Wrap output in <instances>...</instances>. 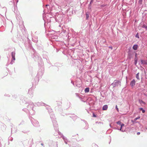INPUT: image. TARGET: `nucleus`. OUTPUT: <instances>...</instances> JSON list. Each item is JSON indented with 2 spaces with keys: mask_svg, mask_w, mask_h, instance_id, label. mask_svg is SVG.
Listing matches in <instances>:
<instances>
[{
  "mask_svg": "<svg viewBox=\"0 0 147 147\" xmlns=\"http://www.w3.org/2000/svg\"><path fill=\"white\" fill-rule=\"evenodd\" d=\"M78 134H76L75 135H72L71 137V140L69 141V142L70 143V144H68L69 147L72 146L73 147H77L79 144L76 142L83 141L84 140V138L83 137L79 138Z\"/></svg>",
  "mask_w": 147,
  "mask_h": 147,
  "instance_id": "1",
  "label": "nucleus"
},
{
  "mask_svg": "<svg viewBox=\"0 0 147 147\" xmlns=\"http://www.w3.org/2000/svg\"><path fill=\"white\" fill-rule=\"evenodd\" d=\"M13 0V1L9 2V4L10 5H13L12 7V10L14 12L16 16V18L18 20H21L22 18L20 17L19 12L18 11L17 7V3L18 0Z\"/></svg>",
  "mask_w": 147,
  "mask_h": 147,
  "instance_id": "2",
  "label": "nucleus"
},
{
  "mask_svg": "<svg viewBox=\"0 0 147 147\" xmlns=\"http://www.w3.org/2000/svg\"><path fill=\"white\" fill-rule=\"evenodd\" d=\"M23 103L26 105L27 109L29 110V113L31 115L35 114V112L34 109V105L33 103L31 101H26L24 100Z\"/></svg>",
  "mask_w": 147,
  "mask_h": 147,
  "instance_id": "3",
  "label": "nucleus"
},
{
  "mask_svg": "<svg viewBox=\"0 0 147 147\" xmlns=\"http://www.w3.org/2000/svg\"><path fill=\"white\" fill-rule=\"evenodd\" d=\"M51 118L52 121L54 129L55 130V131L57 132H58L59 134H61L58 130V125L57 122L56 121L55 116L53 113H52L49 115Z\"/></svg>",
  "mask_w": 147,
  "mask_h": 147,
  "instance_id": "4",
  "label": "nucleus"
},
{
  "mask_svg": "<svg viewBox=\"0 0 147 147\" xmlns=\"http://www.w3.org/2000/svg\"><path fill=\"white\" fill-rule=\"evenodd\" d=\"M64 15H59L55 18H51V19L50 21H51V20H55V21L58 22H61L63 21L64 19Z\"/></svg>",
  "mask_w": 147,
  "mask_h": 147,
  "instance_id": "5",
  "label": "nucleus"
},
{
  "mask_svg": "<svg viewBox=\"0 0 147 147\" xmlns=\"http://www.w3.org/2000/svg\"><path fill=\"white\" fill-rule=\"evenodd\" d=\"M36 104L38 106H46V109L48 110V112L49 115L51 114L52 113H53V112L51 108L50 107L47 105H46L45 104L42 102H37L36 103Z\"/></svg>",
  "mask_w": 147,
  "mask_h": 147,
  "instance_id": "6",
  "label": "nucleus"
},
{
  "mask_svg": "<svg viewBox=\"0 0 147 147\" xmlns=\"http://www.w3.org/2000/svg\"><path fill=\"white\" fill-rule=\"evenodd\" d=\"M29 118L32 124L34 126L38 127L39 126V122L37 120L31 117H29Z\"/></svg>",
  "mask_w": 147,
  "mask_h": 147,
  "instance_id": "7",
  "label": "nucleus"
},
{
  "mask_svg": "<svg viewBox=\"0 0 147 147\" xmlns=\"http://www.w3.org/2000/svg\"><path fill=\"white\" fill-rule=\"evenodd\" d=\"M48 144L50 147H58L57 142L50 140Z\"/></svg>",
  "mask_w": 147,
  "mask_h": 147,
  "instance_id": "8",
  "label": "nucleus"
},
{
  "mask_svg": "<svg viewBox=\"0 0 147 147\" xmlns=\"http://www.w3.org/2000/svg\"><path fill=\"white\" fill-rule=\"evenodd\" d=\"M44 73V69L42 66L41 67V68L39 69L37 74V76L39 77H41Z\"/></svg>",
  "mask_w": 147,
  "mask_h": 147,
  "instance_id": "9",
  "label": "nucleus"
},
{
  "mask_svg": "<svg viewBox=\"0 0 147 147\" xmlns=\"http://www.w3.org/2000/svg\"><path fill=\"white\" fill-rule=\"evenodd\" d=\"M111 85L113 86V88L119 86L121 85V82L120 80H115L112 83Z\"/></svg>",
  "mask_w": 147,
  "mask_h": 147,
  "instance_id": "10",
  "label": "nucleus"
},
{
  "mask_svg": "<svg viewBox=\"0 0 147 147\" xmlns=\"http://www.w3.org/2000/svg\"><path fill=\"white\" fill-rule=\"evenodd\" d=\"M15 54L16 53L15 51H13L11 53V55L12 57V58L11 59V61L10 63V64H13V61H15Z\"/></svg>",
  "mask_w": 147,
  "mask_h": 147,
  "instance_id": "11",
  "label": "nucleus"
},
{
  "mask_svg": "<svg viewBox=\"0 0 147 147\" xmlns=\"http://www.w3.org/2000/svg\"><path fill=\"white\" fill-rule=\"evenodd\" d=\"M57 133L59 135L61 136V137H63V140L64 141V142L66 144H67V142H69V141H68L67 140L65 136H63V135L61 133V134L60 133L59 134L58 132H57Z\"/></svg>",
  "mask_w": 147,
  "mask_h": 147,
  "instance_id": "12",
  "label": "nucleus"
},
{
  "mask_svg": "<svg viewBox=\"0 0 147 147\" xmlns=\"http://www.w3.org/2000/svg\"><path fill=\"white\" fill-rule=\"evenodd\" d=\"M109 125L111 127L113 128V129H118V128L113 127H114L115 126H116V124L115 123H112L110 124Z\"/></svg>",
  "mask_w": 147,
  "mask_h": 147,
  "instance_id": "13",
  "label": "nucleus"
},
{
  "mask_svg": "<svg viewBox=\"0 0 147 147\" xmlns=\"http://www.w3.org/2000/svg\"><path fill=\"white\" fill-rule=\"evenodd\" d=\"M11 133H16L17 130V128L14 126H13L11 129Z\"/></svg>",
  "mask_w": 147,
  "mask_h": 147,
  "instance_id": "14",
  "label": "nucleus"
},
{
  "mask_svg": "<svg viewBox=\"0 0 147 147\" xmlns=\"http://www.w3.org/2000/svg\"><path fill=\"white\" fill-rule=\"evenodd\" d=\"M136 83V81L134 79H133L132 81H131L130 83V85L131 86V87H134Z\"/></svg>",
  "mask_w": 147,
  "mask_h": 147,
  "instance_id": "15",
  "label": "nucleus"
},
{
  "mask_svg": "<svg viewBox=\"0 0 147 147\" xmlns=\"http://www.w3.org/2000/svg\"><path fill=\"white\" fill-rule=\"evenodd\" d=\"M62 104V103L61 102H58L57 103V106H56L55 107V108L56 109H58L59 108H61V105Z\"/></svg>",
  "mask_w": 147,
  "mask_h": 147,
  "instance_id": "16",
  "label": "nucleus"
},
{
  "mask_svg": "<svg viewBox=\"0 0 147 147\" xmlns=\"http://www.w3.org/2000/svg\"><path fill=\"white\" fill-rule=\"evenodd\" d=\"M28 93L30 96H32L33 92L32 89V88H30L28 90Z\"/></svg>",
  "mask_w": 147,
  "mask_h": 147,
  "instance_id": "17",
  "label": "nucleus"
},
{
  "mask_svg": "<svg viewBox=\"0 0 147 147\" xmlns=\"http://www.w3.org/2000/svg\"><path fill=\"white\" fill-rule=\"evenodd\" d=\"M70 117L74 121H75L78 118V117L75 115H74H74L70 116Z\"/></svg>",
  "mask_w": 147,
  "mask_h": 147,
  "instance_id": "18",
  "label": "nucleus"
},
{
  "mask_svg": "<svg viewBox=\"0 0 147 147\" xmlns=\"http://www.w3.org/2000/svg\"><path fill=\"white\" fill-rule=\"evenodd\" d=\"M32 40L34 42L36 43L38 41V37L34 36L32 38Z\"/></svg>",
  "mask_w": 147,
  "mask_h": 147,
  "instance_id": "19",
  "label": "nucleus"
},
{
  "mask_svg": "<svg viewBox=\"0 0 147 147\" xmlns=\"http://www.w3.org/2000/svg\"><path fill=\"white\" fill-rule=\"evenodd\" d=\"M50 37H51V38L52 39H57L58 36L57 35L54 34H53L52 36H50Z\"/></svg>",
  "mask_w": 147,
  "mask_h": 147,
  "instance_id": "20",
  "label": "nucleus"
},
{
  "mask_svg": "<svg viewBox=\"0 0 147 147\" xmlns=\"http://www.w3.org/2000/svg\"><path fill=\"white\" fill-rule=\"evenodd\" d=\"M124 124L123 123H122V124H121V125H120V129H119L118 128V129H117V130H119L121 131L122 132H124V131H123V129H122L123 127L124 126Z\"/></svg>",
  "mask_w": 147,
  "mask_h": 147,
  "instance_id": "21",
  "label": "nucleus"
},
{
  "mask_svg": "<svg viewBox=\"0 0 147 147\" xmlns=\"http://www.w3.org/2000/svg\"><path fill=\"white\" fill-rule=\"evenodd\" d=\"M141 64L143 65H147V62L145 60L141 59Z\"/></svg>",
  "mask_w": 147,
  "mask_h": 147,
  "instance_id": "22",
  "label": "nucleus"
},
{
  "mask_svg": "<svg viewBox=\"0 0 147 147\" xmlns=\"http://www.w3.org/2000/svg\"><path fill=\"white\" fill-rule=\"evenodd\" d=\"M22 110L23 111H25V112H26L27 113H28V115L29 116V117H30V114L29 113V110H28V109H27L24 108L23 109H22Z\"/></svg>",
  "mask_w": 147,
  "mask_h": 147,
  "instance_id": "23",
  "label": "nucleus"
},
{
  "mask_svg": "<svg viewBox=\"0 0 147 147\" xmlns=\"http://www.w3.org/2000/svg\"><path fill=\"white\" fill-rule=\"evenodd\" d=\"M55 34V32L54 30H52V31H49V33L48 34L49 35H50L51 36H52L53 34Z\"/></svg>",
  "mask_w": 147,
  "mask_h": 147,
  "instance_id": "24",
  "label": "nucleus"
},
{
  "mask_svg": "<svg viewBox=\"0 0 147 147\" xmlns=\"http://www.w3.org/2000/svg\"><path fill=\"white\" fill-rule=\"evenodd\" d=\"M138 46L137 44H135L134 45L133 47V49L134 50H137L138 48Z\"/></svg>",
  "mask_w": 147,
  "mask_h": 147,
  "instance_id": "25",
  "label": "nucleus"
},
{
  "mask_svg": "<svg viewBox=\"0 0 147 147\" xmlns=\"http://www.w3.org/2000/svg\"><path fill=\"white\" fill-rule=\"evenodd\" d=\"M108 105H105L103 106L102 108V110L105 111L107 110L108 109Z\"/></svg>",
  "mask_w": 147,
  "mask_h": 147,
  "instance_id": "26",
  "label": "nucleus"
},
{
  "mask_svg": "<svg viewBox=\"0 0 147 147\" xmlns=\"http://www.w3.org/2000/svg\"><path fill=\"white\" fill-rule=\"evenodd\" d=\"M35 57L36 58H37L35 60V61H38V60L40 61H41V58L38 55H36L35 56Z\"/></svg>",
  "mask_w": 147,
  "mask_h": 147,
  "instance_id": "27",
  "label": "nucleus"
},
{
  "mask_svg": "<svg viewBox=\"0 0 147 147\" xmlns=\"http://www.w3.org/2000/svg\"><path fill=\"white\" fill-rule=\"evenodd\" d=\"M140 118V116H138L137 117H136L135 118L134 120H131V121L133 123H134L137 120L139 119Z\"/></svg>",
  "mask_w": 147,
  "mask_h": 147,
  "instance_id": "28",
  "label": "nucleus"
},
{
  "mask_svg": "<svg viewBox=\"0 0 147 147\" xmlns=\"http://www.w3.org/2000/svg\"><path fill=\"white\" fill-rule=\"evenodd\" d=\"M86 20H88V18L89 17V12H87L86 13Z\"/></svg>",
  "mask_w": 147,
  "mask_h": 147,
  "instance_id": "29",
  "label": "nucleus"
},
{
  "mask_svg": "<svg viewBox=\"0 0 147 147\" xmlns=\"http://www.w3.org/2000/svg\"><path fill=\"white\" fill-rule=\"evenodd\" d=\"M84 91L85 93H88L89 91V87H87L85 88L84 90Z\"/></svg>",
  "mask_w": 147,
  "mask_h": 147,
  "instance_id": "30",
  "label": "nucleus"
},
{
  "mask_svg": "<svg viewBox=\"0 0 147 147\" xmlns=\"http://www.w3.org/2000/svg\"><path fill=\"white\" fill-rule=\"evenodd\" d=\"M139 102L141 104L142 103L144 105H145L146 104L145 102L142 100H139Z\"/></svg>",
  "mask_w": 147,
  "mask_h": 147,
  "instance_id": "31",
  "label": "nucleus"
},
{
  "mask_svg": "<svg viewBox=\"0 0 147 147\" xmlns=\"http://www.w3.org/2000/svg\"><path fill=\"white\" fill-rule=\"evenodd\" d=\"M139 110L140 111H142L143 113H144L145 112V111L142 108H140L139 109Z\"/></svg>",
  "mask_w": 147,
  "mask_h": 147,
  "instance_id": "32",
  "label": "nucleus"
},
{
  "mask_svg": "<svg viewBox=\"0 0 147 147\" xmlns=\"http://www.w3.org/2000/svg\"><path fill=\"white\" fill-rule=\"evenodd\" d=\"M139 73H138L136 74V77L138 80L140 79L139 78Z\"/></svg>",
  "mask_w": 147,
  "mask_h": 147,
  "instance_id": "33",
  "label": "nucleus"
},
{
  "mask_svg": "<svg viewBox=\"0 0 147 147\" xmlns=\"http://www.w3.org/2000/svg\"><path fill=\"white\" fill-rule=\"evenodd\" d=\"M142 28H145L147 31V26L145 24H144L142 26Z\"/></svg>",
  "mask_w": 147,
  "mask_h": 147,
  "instance_id": "34",
  "label": "nucleus"
},
{
  "mask_svg": "<svg viewBox=\"0 0 147 147\" xmlns=\"http://www.w3.org/2000/svg\"><path fill=\"white\" fill-rule=\"evenodd\" d=\"M85 125H86V126L85 127H84V129H87L89 128L88 125H88L87 124H85Z\"/></svg>",
  "mask_w": 147,
  "mask_h": 147,
  "instance_id": "35",
  "label": "nucleus"
},
{
  "mask_svg": "<svg viewBox=\"0 0 147 147\" xmlns=\"http://www.w3.org/2000/svg\"><path fill=\"white\" fill-rule=\"evenodd\" d=\"M137 53H135L134 60H138V58L137 57Z\"/></svg>",
  "mask_w": 147,
  "mask_h": 147,
  "instance_id": "36",
  "label": "nucleus"
},
{
  "mask_svg": "<svg viewBox=\"0 0 147 147\" xmlns=\"http://www.w3.org/2000/svg\"><path fill=\"white\" fill-rule=\"evenodd\" d=\"M92 147H98V146L95 143H93L92 144Z\"/></svg>",
  "mask_w": 147,
  "mask_h": 147,
  "instance_id": "37",
  "label": "nucleus"
},
{
  "mask_svg": "<svg viewBox=\"0 0 147 147\" xmlns=\"http://www.w3.org/2000/svg\"><path fill=\"white\" fill-rule=\"evenodd\" d=\"M69 13L68 14V15H71L72 14H73V11L72 10H71L69 12Z\"/></svg>",
  "mask_w": 147,
  "mask_h": 147,
  "instance_id": "38",
  "label": "nucleus"
},
{
  "mask_svg": "<svg viewBox=\"0 0 147 147\" xmlns=\"http://www.w3.org/2000/svg\"><path fill=\"white\" fill-rule=\"evenodd\" d=\"M116 123L120 125H121V124H122V123L120 121H118L116 122Z\"/></svg>",
  "mask_w": 147,
  "mask_h": 147,
  "instance_id": "39",
  "label": "nucleus"
},
{
  "mask_svg": "<svg viewBox=\"0 0 147 147\" xmlns=\"http://www.w3.org/2000/svg\"><path fill=\"white\" fill-rule=\"evenodd\" d=\"M29 131L28 130H23V131H22V132L23 133H25V134H26V133H28V132Z\"/></svg>",
  "mask_w": 147,
  "mask_h": 147,
  "instance_id": "40",
  "label": "nucleus"
},
{
  "mask_svg": "<svg viewBox=\"0 0 147 147\" xmlns=\"http://www.w3.org/2000/svg\"><path fill=\"white\" fill-rule=\"evenodd\" d=\"M135 37L138 38H140L138 33H137L136 34V35H135Z\"/></svg>",
  "mask_w": 147,
  "mask_h": 147,
  "instance_id": "41",
  "label": "nucleus"
},
{
  "mask_svg": "<svg viewBox=\"0 0 147 147\" xmlns=\"http://www.w3.org/2000/svg\"><path fill=\"white\" fill-rule=\"evenodd\" d=\"M143 0H139L138 3L139 4H142V1Z\"/></svg>",
  "mask_w": 147,
  "mask_h": 147,
  "instance_id": "42",
  "label": "nucleus"
},
{
  "mask_svg": "<svg viewBox=\"0 0 147 147\" xmlns=\"http://www.w3.org/2000/svg\"><path fill=\"white\" fill-rule=\"evenodd\" d=\"M96 124H103V123L101 122H98V121H96Z\"/></svg>",
  "mask_w": 147,
  "mask_h": 147,
  "instance_id": "43",
  "label": "nucleus"
},
{
  "mask_svg": "<svg viewBox=\"0 0 147 147\" xmlns=\"http://www.w3.org/2000/svg\"><path fill=\"white\" fill-rule=\"evenodd\" d=\"M13 140V138L11 137H9L8 138V140L11 141H12Z\"/></svg>",
  "mask_w": 147,
  "mask_h": 147,
  "instance_id": "44",
  "label": "nucleus"
},
{
  "mask_svg": "<svg viewBox=\"0 0 147 147\" xmlns=\"http://www.w3.org/2000/svg\"><path fill=\"white\" fill-rule=\"evenodd\" d=\"M24 121H22L19 124V125H22L24 123Z\"/></svg>",
  "mask_w": 147,
  "mask_h": 147,
  "instance_id": "45",
  "label": "nucleus"
},
{
  "mask_svg": "<svg viewBox=\"0 0 147 147\" xmlns=\"http://www.w3.org/2000/svg\"><path fill=\"white\" fill-rule=\"evenodd\" d=\"M75 94L76 95V96H77V97H79V98H80V97L79 96V94L78 93H76Z\"/></svg>",
  "mask_w": 147,
  "mask_h": 147,
  "instance_id": "46",
  "label": "nucleus"
},
{
  "mask_svg": "<svg viewBox=\"0 0 147 147\" xmlns=\"http://www.w3.org/2000/svg\"><path fill=\"white\" fill-rule=\"evenodd\" d=\"M4 96H7L8 97H9L10 96V95L9 94H5Z\"/></svg>",
  "mask_w": 147,
  "mask_h": 147,
  "instance_id": "47",
  "label": "nucleus"
},
{
  "mask_svg": "<svg viewBox=\"0 0 147 147\" xmlns=\"http://www.w3.org/2000/svg\"><path fill=\"white\" fill-rule=\"evenodd\" d=\"M81 120L83 121H84L85 123V124L88 125V123H87V122H86V121L84 120H83V119H82Z\"/></svg>",
  "mask_w": 147,
  "mask_h": 147,
  "instance_id": "48",
  "label": "nucleus"
},
{
  "mask_svg": "<svg viewBox=\"0 0 147 147\" xmlns=\"http://www.w3.org/2000/svg\"><path fill=\"white\" fill-rule=\"evenodd\" d=\"M138 60H134V63L135 65H136L137 63Z\"/></svg>",
  "mask_w": 147,
  "mask_h": 147,
  "instance_id": "49",
  "label": "nucleus"
},
{
  "mask_svg": "<svg viewBox=\"0 0 147 147\" xmlns=\"http://www.w3.org/2000/svg\"><path fill=\"white\" fill-rule=\"evenodd\" d=\"M115 109L117 111H119V109L117 107V105H116L115 106Z\"/></svg>",
  "mask_w": 147,
  "mask_h": 147,
  "instance_id": "50",
  "label": "nucleus"
},
{
  "mask_svg": "<svg viewBox=\"0 0 147 147\" xmlns=\"http://www.w3.org/2000/svg\"><path fill=\"white\" fill-rule=\"evenodd\" d=\"M93 117H97L96 115L94 113H93Z\"/></svg>",
  "mask_w": 147,
  "mask_h": 147,
  "instance_id": "51",
  "label": "nucleus"
},
{
  "mask_svg": "<svg viewBox=\"0 0 147 147\" xmlns=\"http://www.w3.org/2000/svg\"><path fill=\"white\" fill-rule=\"evenodd\" d=\"M93 0H91L90 1V4H91L93 2Z\"/></svg>",
  "mask_w": 147,
  "mask_h": 147,
  "instance_id": "52",
  "label": "nucleus"
},
{
  "mask_svg": "<svg viewBox=\"0 0 147 147\" xmlns=\"http://www.w3.org/2000/svg\"><path fill=\"white\" fill-rule=\"evenodd\" d=\"M70 10V8H68V9H67V12H68Z\"/></svg>",
  "mask_w": 147,
  "mask_h": 147,
  "instance_id": "53",
  "label": "nucleus"
},
{
  "mask_svg": "<svg viewBox=\"0 0 147 147\" xmlns=\"http://www.w3.org/2000/svg\"><path fill=\"white\" fill-rule=\"evenodd\" d=\"M2 126H3V127L5 129L6 128V126L5 125L3 124Z\"/></svg>",
  "mask_w": 147,
  "mask_h": 147,
  "instance_id": "54",
  "label": "nucleus"
},
{
  "mask_svg": "<svg viewBox=\"0 0 147 147\" xmlns=\"http://www.w3.org/2000/svg\"><path fill=\"white\" fill-rule=\"evenodd\" d=\"M71 84H73V85H74V82L72 80L71 81Z\"/></svg>",
  "mask_w": 147,
  "mask_h": 147,
  "instance_id": "55",
  "label": "nucleus"
},
{
  "mask_svg": "<svg viewBox=\"0 0 147 147\" xmlns=\"http://www.w3.org/2000/svg\"><path fill=\"white\" fill-rule=\"evenodd\" d=\"M88 6H89V8H91V4H90H90H89L88 5Z\"/></svg>",
  "mask_w": 147,
  "mask_h": 147,
  "instance_id": "56",
  "label": "nucleus"
},
{
  "mask_svg": "<svg viewBox=\"0 0 147 147\" xmlns=\"http://www.w3.org/2000/svg\"><path fill=\"white\" fill-rule=\"evenodd\" d=\"M137 135H138L140 134V132H138L137 133Z\"/></svg>",
  "mask_w": 147,
  "mask_h": 147,
  "instance_id": "57",
  "label": "nucleus"
},
{
  "mask_svg": "<svg viewBox=\"0 0 147 147\" xmlns=\"http://www.w3.org/2000/svg\"><path fill=\"white\" fill-rule=\"evenodd\" d=\"M45 59H46L47 60V59L46 58H45ZM47 61L48 63H49V62H50L49 61Z\"/></svg>",
  "mask_w": 147,
  "mask_h": 147,
  "instance_id": "58",
  "label": "nucleus"
},
{
  "mask_svg": "<svg viewBox=\"0 0 147 147\" xmlns=\"http://www.w3.org/2000/svg\"><path fill=\"white\" fill-rule=\"evenodd\" d=\"M101 7H104V6H105V5H103V4H102V5H101Z\"/></svg>",
  "mask_w": 147,
  "mask_h": 147,
  "instance_id": "59",
  "label": "nucleus"
},
{
  "mask_svg": "<svg viewBox=\"0 0 147 147\" xmlns=\"http://www.w3.org/2000/svg\"><path fill=\"white\" fill-rule=\"evenodd\" d=\"M92 104V105H94V103L93 102V103H92H92H91Z\"/></svg>",
  "mask_w": 147,
  "mask_h": 147,
  "instance_id": "60",
  "label": "nucleus"
},
{
  "mask_svg": "<svg viewBox=\"0 0 147 147\" xmlns=\"http://www.w3.org/2000/svg\"><path fill=\"white\" fill-rule=\"evenodd\" d=\"M109 48H110L111 49H112V47H111V46L109 47Z\"/></svg>",
  "mask_w": 147,
  "mask_h": 147,
  "instance_id": "61",
  "label": "nucleus"
},
{
  "mask_svg": "<svg viewBox=\"0 0 147 147\" xmlns=\"http://www.w3.org/2000/svg\"><path fill=\"white\" fill-rule=\"evenodd\" d=\"M41 144L42 146H44V144L43 143H41Z\"/></svg>",
  "mask_w": 147,
  "mask_h": 147,
  "instance_id": "62",
  "label": "nucleus"
},
{
  "mask_svg": "<svg viewBox=\"0 0 147 147\" xmlns=\"http://www.w3.org/2000/svg\"><path fill=\"white\" fill-rule=\"evenodd\" d=\"M46 25V23L45 22L44 23V26L45 27V26Z\"/></svg>",
  "mask_w": 147,
  "mask_h": 147,
  "instance_id": "63",
  "label": "nucleus"
},
{
  "mask_svg": "<svg viewBox=\"0 0 147 147\" xmlns=\"http://www.w3.org/2000/svg\"><path fill=\"white\" fill-rule=\"evenodd\" d=\"M128 58H129V59H131V57L130 56H128Z\"/></svg>",
  "mask_w": 147,
  "mask_h": 147,
  "instance_id": "64",
  "label": "nucleus"
}]
</instances>
